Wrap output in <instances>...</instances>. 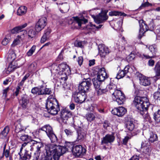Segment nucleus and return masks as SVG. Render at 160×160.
Instances as JSON below:
<instances>
[{
	"instance_id": "f257e3e1",
	"label": "nucleus",
	"mask_w": 160,
	"mask_h": 160,
	"mask_svg": "<svg viewBox=\"0 0 160 160\" xmlns=\"http://www.w3.org/2000/svg\"><path fill=\"white\" fill-rule=\"evenodd\" d=\"M45 150L44 157L41 160H58L65 152L66 148L59 145L49 144L46 146Z\"/></svg>"
},
{
	"instance_id": "f03ea898",
	"label": "nucleus",
	"mask_w": 160,
	"mask_h": 160,
	"mask_svg": "<svg viewBox=\"0 0 160 160\" xmlns=\"http://www.w3.org/2000/svg\"><path fill=\"white\" fill-rule=\"evenodd\" d=\"M133 104L138 112L147 121H150L151 118L148 115V110L150 105L148 99L146 97H136Z\"/></svg>"
},
{
	"instance_id": "7ed1b4c3",
	"label": "nucleus",
	"mask_w": 160,
	"mask_h": 160,
	"mask_svg": "<svg viewBox=\"0 0 160 160\" xmlns=\"http://www.w3.org/2000/svg\"><path fill=\"white\" fill-rule=\"evenodd\" d=\"M43 146L41 139L35 138V140H31L29 142L22 144L20 148V152L23 148L26 147V149H29L31 148L30 150H33V147H34L36 148V150L33 156H31V160H38L41 152V148Z\"/></svg>"
},
{
	"instance_id": "20e7f679",
	"label": "nucleus",
	"mask_w": 160,
	"mask_h": 160,
	"mask_svg": "<svg viewBox=\"0 0 160 160\" xmlns=\"http://www.w3.org/2000/svg\"><path fill=\"white\" fill-rule=\"evenodd\" d=\"M46 108L48 112L52 115H56L60 110L58 102L52 96H49L46 103Z\"/></svg>"
},
{
	"instance_id": "39448f33",
	"label": "nucleus",
	"mask_w": 160,
	"mask_h": 160,
	"mask_svg": "<svg viewBox=\"0 0 160 160\" xmlns=\"http://www.w3.org/2000/svg\"><path fill=\"white\" fill-rule=\"evenodd\" d=\"M52 67L55 68V70L57 71L58 73L61 75L60 79L63 81L67 80V75H69L71 72L70 68L68 65L62 63L58 66L53 65Z\"/></svg>"
},
{
	"instance_id": "423d86ee",
	"label": "nucleus",
	"mask_w": 160,
	"mask_h": 160,
	"mask_svg": "<svg viewBox=\"0 0 160 160\" xmlns=\"http://www.w3.org/2000/svg\"><path fill=\"white\" fill-rule=\"evenodd\" d=\"M42 130L45 132L49 138L52 142H55L57 141V138L54 133L52 128L49 125H46L39 129L38 132Z\"/></svg>"
},
{
	"instance_id": "0eeeda50",
	"label": "nucleus",
	"mask_w": 160,
	"mask_h": 160,
	"mask_svg": "<svg viewBox=\"0 0 160 160\" xmlns=\"http://www.w3.org/2000/svg\"><path fill=\"white\" fill-rule=\"evenodd\" d=\"M112 95L113 100L117 102L119 105L122 104L125 101L124 95L120 90H116L112 93Z\"/></svg>"
},
{
	"instance_id": "6e6552de",
	"label": "nucleus",
	"mask_w": 160,
	"mask_h": 160,
	"mask_svg": "<svg viewBox=\"0 0 160 160\" xmlns=\"http://www.w3.org/2000/svg\"><path fill=\"white\" fill-rule=\"evenodd\" d=\"M72 97L75 102L78 103H82L87 98L86 93L79 91L78 92H74L72 94Z\"/></svg>"
},
{
	"instance_id": "1a4fd4ad",
	"label": "nucleus",
	"mask_w": 160,
	"mask_h": 160,
	"mask_svg": "<svg viewBox=\"0 0 160 160\" xmlns=\"http://www.w3.org/2000/svg\"><path fill=\"white\" fill-rule=\"evenodd\" d=\"M47 21L45 17H42L38 20L35 26V29L37 32H39L44 28L47 24Z\"/></svg>"
},
{
	"instance_id": "9d476101",
	"label": "nucleus",
	"mask_w": 160,
	"mask_h": 160,
	"mask_svg": "<svg viewBox=\"0 0 160 160\" xmlns=\"http://www.w3.org/2000/svg\"><path fill=\"white\" fill-rule=\"evenodd\" d=\"M91 85V82L89 80H85L82 81L78 86L79 91L85 93L87 92Z\"/></svg>"
},
{
	"instance_id": "9b49d317",
	"label": "nucleus",
	"mask_w": 160,
	"mask_h": 160,
	"mask_svg": "<svg viewBox=\"0 0 160 160\" xmlns=\"http://www.w3.org/2000/svg\"><path fill=\"white\" fill-rule=\"evenodd\" d=\"M86 151V149L81 146L77 145L73 148L72 152L74 156L79 157L81 155H83Z\"/></svg>"
},
{
	"instance_id": "f8f14e48",
	"label": "nucleus",
	"mask_w": 160,
	"mask_h": 160,
	"mask_svg": "<svg viewBox=\"0 0 160 160\" xmlns=\"http://www.w3.org/2000/svg\"><path fill=\"white\" fill-rule=\"evenodd\" d=\"M107 12L102 11L98 15L95 17L94 18L95 21L98 23H100L106 21L108 18L107 15Z\"/></svg>"
},
{
	"instance_id": "ddd939ff",
	"label": "nucleus",
	"mask_w": 160,
	"mask_h": 160,
	"mask_svg": "<svg viewBox=\"0 0 160 160\" xmlns=\"http://www.w3.org/2000/svg\"><path fill=\"white\" fill-rule=\"evenodd\" d=\"M126 109L123 107H119L115 108L112 111V114L118 117L123 116L126 112Z\"/></svg>"
},
{
	"instance_id": "4468645a",
	"label": "nucleus",
	"mask_w": 160,
	"mask_h": 160,
	"mask_svg": "<svg viewBox=\"0 0 160 160\" xmlns=\"http://www.w3.org/2000/svg\"><path fill=\"white\" fill-rule=\"evenodd\" d=\"M139 22L140 28L139 37L140 38H141L144 35V33L147 31L148 28L147 25L143 22V20H139Z\"/></svg>"
},
{
	"instance_id": "2eb2a0df",
	"label": "nucleus",
	"mask_w": 160,
	"mask_h": 160,
	"mask_svg": "<svg viewBox=\"0 0 160 160\" xmlns=\"http://www.w3.org/2000/svg\"><path fill=\"white\" fill-rule=\"evenodd\" d=\"M108 78L105 69L102 68L99 69L97 76V78L100 81L103 82L106 79Z\"/></svg>"
},
{
	"instance_id": "dca6fc26",
	"label": "nucleus",
	"mask_w": 160,
	"mask_h": 160,
	"mask_svg": "<svg viewBox=\"0 0 160 160\" xmlns=\"http://www.w3.org/2000/svg\"><path fill=\"white\" fill-rule=\"evenodd\" d=\"M99 53L102 57H104L109 52L108 48L107 47L100 45L98 46Z\"/></svg>"
},
{
	"instance_id": "f3484780",
	"label": "nucleus",
	"mask_w": 160,
	"mask_h": 160,
	"mask_svg": "<svg viewBox=\"0 0 160 160\" xmlns=\"http://www.w3.org/2000/svg\"><path fill=\"white\" fill-rule=\"evenodd\" d=\"M71 116V113L66 110H63L61 111L60 116L63 122L64 123H66L67 120Z\"/></svg>"
},
{
	"instance_id": "a211bd4d",
	"label": "nucleus",
	"mask_w": 160,
	"mask_h": 160,
	"mask_svg": "<svg viewBox=\"0 0 160 160\" xmlns=\"http://www.w3.org/2000/svg\"><path fill=\"white\" fill-rule=\"evenodd\" d=\"M148 48L151 52V53L149 55H147L143 54V56L146 58L148 59L153 58L154 57L157 51V49L154 46L151 45L149 46Z\"/></svg>"
},
{
	"instance_id": "6ab92c4d",
	"label": "nucleus",
	"mask_w": 160,
	"mask_h": 160,
	"mask_svg": "<svg viewBox=\"0 0 160 160\" xmlns=\"http://www.w3.org/2000/svg\"><path fill=\"white\" fill-rule=\"evenodd\" d=\"M114 137L112 135L107 134L103 138L102 141V144L111 143L114 140Z\"/></svg>"
},
{
	"instance_id": "aec40b11",
	"label": "nucleus",
	"mask_w": 160,
	"mask_h": 160,
	"mask_svg": "<svg viewBox=\"0 0 160 160\" xmlns=\"http://www.w3.org/2000/svg\"><path fill=\"white\" fill-rule=\"evenodd\" d=\"M25 148V152L22 157V158L20 159V160H31V150H30V148L29 149H26V148Z\"/></svg>"
},
{
	"instance_id": "412c9836",
	"label": "nucleus",
	"mask_w": 160,
	"mask_h": 160,
	"mask_svg": "<svg viewBox=\"0 0 160 160\" xmlns=\"http://www.w3.org/2000/svg\"><path fill=\"white\" fill-rule=\"evenodd\" d=\"M102 26V25H99L98 26L96 27L95 25H93L92 23H90L83 29H85L86 33H89L90 32H91L92 31H94V28L98 29L101 28Z\"/></svg>"
},
{
	"instance_id": "4be33fe9",
	"label": "nucleus",
	"mask_w": 160,
	"mask_h": 160,
	"mask_svg": "<svg viewBox=\"0 0 160 160\" xmlns=\"http://www.w3.org/2000/svg\"><path fill=\"white\" fill-rule=\"evenodd\" d=\"M140 80L141 84L142 85L147 86L150 84L151 80L149 78L142 76L140 78Z\"/></svg>"
},
{
	"instance_id": "5701e85b",
	"label": "nucleus",
	"mask_w": 160,
	"mask_h": 160,
	"mask_svg": "<svg viewBox=\"0 0 160 160\" xmlns=\"http://www.w3.org/2000/svg\"><path fill=\"white\" fill-rule=\"evenodd\" d=\"M75 21L78 24V26L80 27L82 25L85 24L88 22L87 20L84 17L79 18L78 17H73Z\"/></svg>"
},
{
	"instance_id": "b1692460",
	"label": "nucleus",
	"mask_w": 160,
	"mask_h": 160,
	"mask_svg": "<svg viewBox=\"0 0 160 160\" xmlns=\"http://www.w3.org/2000/svg\"><path fill=\"white\" fill-rule=\"evenodd\" d=\"M29 100L27 98L25 97L22 98L20 103L23 109H26L28 107L29 104Z\"/></svg>"
},
{
	"instance_id": "393cba45",
	"label": "nucleus",
	"mask_w": 160,
	"mask_h": 160,
	"mask_svg": "<svg viewBox=\"0 0 160 160\" xmlns=\"http://www.w3.org/2000/svg\"><path fill=\"white\" fill-rule=\"evenodd\" d=\"M97 116V114L96 112L88 113L86 115V119L90 122L93 121Z\"/></svg>"
},
{
	"instance_id": "a878e982",
	"label": "nucleus",
	"mask_w": 160,
	"mask_h": 160,
	"mask_svg": "<svg viewBox=\"0 0 160 160\" xmlns=\"http://www.w3.org/2000/svg\"><path fill=\"white\" fill-rule=\"evenodd\" d=\"M126 127L128 130L132 131L134 129V125L132 121H128L126 123Z\"/></svg>"
},
{
	"instance_id": "bb28decb",
	"label": "nucleus",
	"mask_w": 160,
	"mask_h": 160,
	"mask_svg": "<svg viewBox=\"0 0 160 160\" xmlns=\"http://www.w3.org/2000/svg\"><path fill=\"white\" fill-rule=\"evenodd\" d=\"M158 140V137L157 135L153 132H151L150 134V137L149 138V141L151 143L157 141Z\"/></svg>"
},
{
	"instance_id": "cd10ccee",
	"label": "nucleus",
	"mask_w": 160,
	"mask_h": 160,
	"mask_svg": "<svg viewBox=\"0 0 160 160\" xmlns=\"http://www.w3.org/2000/svg\"><path fill=\"white\" fill-rule=\"evenodd\" d=\"M93 84L95 88H98L102 86V82L100 81L98 78H94L92 80Z\"/></svg>"
},
{
	"instance_id": "c85d7f7f",
	"label": "nucleus",
	"mask_w": 160,
	"mask_h": 160,
	"mask_svg": "<svg viewBox=\"0 0 160 160\" xmlns=\"http://www.w3.org/2000/svg\"><path fill=\"white\" fill-rule=\"evenodd\" d=\"M27 8L25 6L20 7L17 10L18 15L21 16L25 14L27 12Z\"/></svg>"
},
{
	"instance_id": "c756f323",
	"label": "nucleus",
	"mask_w": 160,
	"mask_h": 160,
	"mask_svg": "<svg viewBox=\"0 0 160 160\" xmlns=\"http://www.w3.org/2000/svg\"><path fill=\"white\" fill-rule=\"evenodd\" d=\"M17 68V66L14 64V62L12 61L9 64L7 71V73H9L13 71L15 69Z\"/></svg>"
},
{
	"instance_id": "7c9ffc66",
	"label": "nucleus",
	"mask_w": 160,
	"mask_h": 160,
	"mask_svg": "<svg viewBox=\"0 0 160 160\" xmlns=\"http://www.w3.org/2000/svg\"><path fill=\"white\" fill-rule=\"evenodd\" d=\"M109 15L110 16H126V14L121 12L113 11L109 12Z\"/></svg>"
},
{
	"instance_id": "2f4dec72",
	"label": "nucleus",
	"mask_w": 160,
	"mask_h": 160,
	"mask_svg": "<svg viewBox=\"0 0 160 160\" xmlns=\"http://www.w3.org/2000/svg\"><path fill=\"white\" fill-rule=\"evenodd\" d=\"M27 32L26 31L23 30L20 32V34L17 36V38L20 41L23 40L26 36Z\"/></svg>"
},
{
	"instance_id": "473e14b6",
	"label": "nucleus",
	"mask_w": 160,
	"mask_h": 160,
	"mask_svg": "<svg viewBox=\"0 0 160 160\" xmlns=\"http://www.w3.org/2000/svg\"><path fill=\"white\" fill-rule=\"evenodd\" d=\"M96 90L98 95H101L103 93H104L107 91V89L102 87V86L99 88H96Z\"/></svg>"
},
{
	"instance_id": "72a5a7b5",
	"label": "nucleus",
	"mask_w": 160,
	"mask_h": 160,
	"mask_svg": "<svg viewBox=\"0 0 160 160\" xmlns=\"http://www.w3.org/2000/svg\"><path fill=\"white\" fill-rule=\"evenodd\" d=\"M11 38V34H7L3 40L2 44L4 45H6L8 43Z\"/></svg>"
},
{
	"instance_id": "f704fd0d",
	"label": "nucleus",
	"mask_w": 160,
	"mask_h": 160,
	"mask_svg": "<svg viewBox=\"0 0 160 160\" xmlns=\"http://www.w3.org/2000/svg\"><path fill=\"white\" fill-rule=\"evenodd\" d=\"M42 90L40 88L35 87L32 89L31 92L34 94H43V93H42Z\"/></svg>"
},
{
	"instance_id": "c9c22d12",
	"label": "nucleus",
	"mask_w": 160,
	"mask_h": 160,
	"mask_svg": "<svg viewBox=\"0 0 160 160\" xmlns=\"http://www.w3.org/2000/svg\"><path fill=\"white\" fill-rule=\"evenodd\" d=\"M25 129V127L22 126L21 124L18 123L16 126L15 131L16 132L18 133L24 130Z\"/></svg>"
},
{
	"instance_id": "e433bc0d",
	"label": "nucleus",
	"mask_w": 160,
	"mask_h": 160,
	"mask_svg": "<svg viewBox=\"0 0 160 160\" xmlns=\"http://www.w3.org/2000/svg\"><path fill=\"white\" fill-rule=\"evenodd\" d=\"M28 34L29 37L32 38L34 37L36 34L35 32L33 30L32 28H30L28 32Z\"/></svg>"
},
{
	"instance_id": "4c0bfd02",
	"label": "nucleus",
	"mask_w": 160,
	"mask_h": 160,
	"mask_svg": "<svg viewBox=\"0 0 160 160\" xmlns=\"http://www.w3.org/2000/svg\"><path fill=\"white\" fill-rule=\"evenodd\" d=\"M15 54L12 52L9 53L7 57L8 60L9 61H13L15 58Z\"/></svg>"
},
{
	"instance_id": "58836bf2",
	"label": "nucleus",
	"mask_w": 160,
	"mask_h": 160,
	"mask_svg": "<svg viewBox=\"0 0 160 160\" xmlns=\"http://www.w3.org/2000/svg\"><path fill=\"white\" fill-rule=\"evenodd\" d=\"M126 74L123 70H120L117 74L116 78L119 79L123 78Z\"/></svg>"
},
{
	"instance_id": "ea45409f",
	"label": "nucleus",
	"mask_w": 160,
	"mask_h": 160,
	"mask_svg": "<svg viewBox=\"0 0 160 160\" xmlns=\"http://www.w3.org/2000/svg\"><path fill=\"white\" fill-rule=\"evenodd\" d=\"M154 70L157 76H160V64L157 63L155 65Z\"/></svg>"
},
{
	"instance_id": "a19ab883",
	"label": "nucleus",
	"mask_w": 160,
	"mask_h": 160,
	"mask_svg": "<svg viewBox=\"0 0 160 160\" xmlns=\"http://www.w3.org/2000/svg\"><path fill=\"white\" fill-rule=\"evenodd\" d=\"M36 47L35 45H33L31 48L28 51L27 54L28 56H31L36 49Z\"/></svg>"
},
{
	"instance_id": "79ce46f5",
	"label": "nucleus",
	"mask_w": 160,
	"mask_h": 160,
	"mask_svg": "<svg viewBox=\"0 0 160 160\" xmlns=\"http://www.w3.org/2000/svg\"><path fill=\"white\" fill-rule=\"evenodd\" d=\"M108 88L111 93H112L113 91L114 92L115 90H117L116 89L117 88L116 85L112 83L108 85Z\"/></svg>"
},
{
	"instance_id": "37998d69",
	"label": "nucleus",
	"mask_w": 160,
	"mask_h": 160,
	"mask_svg": "<svg viewBox=\"0 0 160 160\" xmlns=\"http://www.w3.org/2000/svg\"><path fill=\"white\" fill-rule=\"evenodd\" d=\"M142 149L144 153L147 154H149L151 150V147L150 146H148V147H145Z\"/></svg>"
},
{
	"instance_id": "c03bdc74",
	"label": "nucleus",
	"mask_w": 160,
	"mask_h": 160,
	"mask_svg": "<svg viewBox=\"0 0 160 160\" xmlns=\"http://www.w3.org/2000/svg\"><path fill=\"white\" fill-rule=\"evenodd\" d=\"M153 97L155 99L160 100V90L154 93Z\"/></svg>"
},
{
	"instance_id": "a18cd8bd",
	"label": "nucleus",
	"mask_w": 160,
	"mask_h": 160,
	"mask_svg": "<svg viewBox=\"0 0 160 160\" xmlns=\"http://www.w3.org/2000/svg\"><path fill=\"white\" fill-rule=\"evenodd\" d=\"M85 136V134L82 132H78V140H82L84 139V136Z\"/></svg>"
},
{
	"instance_id": "49530a36",
	"label": "nucleus",
	"mask_w": 160,
	"mask_h": 160,
	"mask_svg": "<svg viewBox=\"0 0 160 160\" xmlns=\"http://www.w3.org/2000/svg\"><path fill=\"white\" fill-rule=\"evenodd\" d=\"M21 28L20 27H19V26L17 27H15L12 29L11 31V32L12 34H14L17 33H18L19 32H21Z\"/></svg>"
},
{
	"instance_id": "de8ad7c7",
	"label": "nucleus",
	"mask_w": 160,
	"mask_h": 160,
	"mask_svg": "<svg viewBox=\"0 0 160 160\" xmlns=\"http://www.w3.org/2000/svg\"><path fill=\"white\" fill-rule=\"evenodd\" d=\"M148 146H150V143L147 141H144L142 142L141 145V148L142 149L143 148L147 147Z\"/></svg>"
},
{
	"instance_id": "09e8293b",
	"label": "nucleus",
	"mask_w": 160,
	"mask_h": 160,
	"mask_svg": "<svg viewBox=\"0 0 160 160\" xmlns=\"http://www.w3.org/2000/svg\"><path fill=\"white\" fill-rule=\"evenodd\" d=\"M135 55L134 53H131L127 57V59L129 61H131L132 60L135 58Z\"/></svg>"
},
{
	"instance_id": "8fccbe9b",
	"label": "nucleus",
	"mask_w": 160,
	"mask_h": 160,
	"mask_svg": "<svg viewBox=\"0 0 160 160\" xmlns=\"http://www.w3.org/2000/svg\"><path fill=\"white\" fill-rule=\"evenodd\" d=\"M154 119L157 122H159L160 121V115L157 112L155 113L154 115Z\"/></svg>"
},
{
	"instance_id": "3c124183",
	"label": "nucleus",
	"mask_w": 160,
	"mask_h": 160,
	"mask_svg": "<svg viewBox=\"0 0 160 160\" xmlns=\"http://www.w3.org/2000/svg\"><path fill=\"white\" fill-rule=\"evenodd\" d=\"M37 64L35 62H33L29 66V68L31 70H34L36 67Z\"/></svg>"
},
{
	"instance_id": "603ef678",
	"label": "nucleus",
	"mask_w": 160,
	"mask_h": 160,
	"mask_svg": "<svg viewBox=\"0 0 160 160\" xmlns=\"http://www.w3.org/2000/svg\"><path fill=\"white\" fill-rule=\"evenodd\" d=\"M9 90V88L7 87L6 89H4L3 91V96L4 98H6L7 96V93Z\"/></svg>"
},
{
	"instance_id": "864d4df0",
	"label": "nucleus",
	"mask_w": 160,
	"mask_h": 160,
	"mask_svg": "<svg viewBox=\"0 0 160 160\" xmlns=\"http://www.w3.org/2000/svg\"><path fill=\"white\" fill-rule=\"evenodd\" d=\"M9 131V128L8 127H6L1 132L2 133H6V135H7Z\"/></svg>"
},
{
	"instance_id": "5fc2aeb1",
	"label": "nucleus",
	"mask_w": 160,
	"mask_h": 160,
	"mask_svg": "<svg viewBox=\"0 0 160 160\" xmlns=\"http://www.w3.org/2000/svg\"><path fill=\"white\" fill-rule=\"evenodd\" d=\"M48 39V37L44 34L41 39V43H43Z\"/></svg>"
},
{
	"instance_id": "6e6d98bb",
	"label": "nucleus",
	"mask_w": 160,
	"mask_h": 160,
	"mask_svg": "<svg viewBox=\"0 0 160 160\" xmlns=\"http://www.w3.org/2000/svg\"><path fill=\"white\" fill-rule=\"evenodd\" d=\"M97 108V105L95 104H92L91 106L89 108V110L93 111H94L95 108Z\"/></svg>"
},
{
	"instance_id": "4d7b16f0",
	"label": "nucleus",
	"mask_w": 160,
	"mask_h": 160,
	"mask_svg": "<svg viewBox=\"0 0 160 160\" xmlns=\"http://www.w3.org/2000/svg\"><path fill=\"white\" fill-rule=\"evenodd\" d=\"M20 40L18 38L16 39L13 41L12 45L13 46H15L18 45L20 42Z\"/></svg>"
},
{
	"instance_id": "13d9d810",
	"label": "nucleus",
	"mask_w": 160,
	"mask_h": 160,
	"mask_svg": "<svg viewBox=\"0 0 160 160\" xmlns=\"http://www.w3.org/2000/svg\"><path fill=\"white\" fill-rule=\"evenodd\" d=\"M44 92L42 90V93H43V94H50V92H51L50 90L48 88H46L44 89Z\"/></svg>"
},
{
	"instance_id": "bf43d9fd",
	"label": "nucleus",
	"mask_w": 160,
	"mask_h": 160,
	"mask_svg": "<svg viewBox=\"0 0 160 160\" xmlns=\"http://www.w3.org/2000/svg\"><path fill=\"white\" fill-rule=\"evenodd\" d=\"M64 131L67 135H70L72 134V132L71 130L66 129Z\"/></svg>"
},
{
	"instance_id": "052dcab7",
	"label": "nucleus",
	"mask_w": 160,
	"mask_h": 160,
	"mask_svg": "<svg viewBox=\"0 0 160 160\" xmlns=\"http://www.w3.org/2000/svg\"><path fill=\"white\" fill-rule=\"evenodd\" d=\"M152 4L149 3L148 2H146L143 3H142L141 5V7H146L149 6H152Z\"/></svg>"
},
{
	"instance_id": "680f3d73",
	"label": "nucleus",
	"mask_w": 160,
	"mask_h": 160,
	"mask_svg": "<svg viewBox=\"0 0 160 160\" xmlns=\"http://www.w3.org/2000/svg\"><path fill=\"white\" fill-rule=\"evenodd\" d=\"M22 88L20 87V86H18V87L16 88V90L15 92V94L16 96H17L18 94L19 93V92H20V90Z\"/></svg>"
},
{
	"instance_id": "e2e57ef3",
	"label": "nucleus",
	"mask_w": 160,
	"mask_h": 160,
	"mask_svg": "<svg viewBox=\"0 0 160 160\" xmlns=\"http://www.w3.org/2000/svg\"><path fill=\"white\" fill-rule=\"evenodd\" d=\"M50 33V30L48 29L45 31L44 34L46 36L48 37V38H49V34Z\"/></svg>"
},
{
	"instance_id": "0e129e2a",
	"label": "nucleus",
	"mask_w": 160,
	"mask_h": 160,
	"mask_svg": "<svg viewBox=\"0 0 160 160\" xmlns=\"http://www.w3.org/2000/svg\"><path fill=\"white\" fill-rule=\"evenodd\" d=\"M83 61V59L82 57H80L78 58V62L80 66H81L82 64Z\"/></svg>"
},
{
	"instance_id": "69168bd1",
	"label": "nucleus",
	"mask_w": 160,
	"mask_h": 160,
	"mask_svg": "<svg viewBox=\"0 0 160 160\" xmlns=\"http://www.w3.org/2000/svg\"><path fill=\"white\" fill-rule=\"evenodd\" d=\"M28 138V136L26 135H22L20 137L22 141H26Z\"/></svg>"
},
{
	"instance_id": "338daca9",
	"label": "nucleus",
	"mask_w": 160,
	"mask_h": 160,
	"mask_svg": "<svg viewBox=\"0 0 160 160\" xmlns=\"http://www.w3.org/2000/svg\"><path fill=\"white\" fill-rule=\"evenodd\" d=\"M154 64V60L151 59L149 60L148 62V64L149 66H152Z\"/></svg>"
},
{
	"instance_id": "774afa93",
	"label": "nucleus",
	"mask_w": 160,
	"mask_h": 160,
	"mask_svg": "<svg viewBox=\"0 0 160 160\" xmlns=\"http://www.w3.org/2000/svg\"><path fill=\"white\" fill-rule=\"evenodd\" d=\"M130 68V66H126L124 68L123 70V71L125 72V73L127 74L128 72L129 69Z\"/></svg>"
}]
</instances>
